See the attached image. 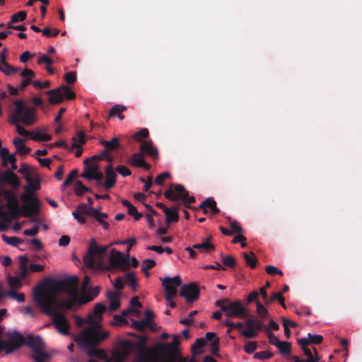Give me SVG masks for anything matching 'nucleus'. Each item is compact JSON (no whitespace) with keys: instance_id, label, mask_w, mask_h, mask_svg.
Returning a JSON list of instances; mask_svg holds the SVG:
<instances>
[{"instance_id":"obj_1","label":"nucleus","mask_w":362,"mask_h":362,"mask_svg":"<svg viewBox=\"0 0 362 362\" xmlns=\"http://www.w3.org/2000/svg\"><path fill=\"white\" fill-rule=\"evenodd\" d=\"M79 280L76 276L54 281L47 279L42 284L36 286L33 291V300L40 310L52 318V322L59 332L64 335L69 334L70 324L61 313L73 307L71 300H62L58 298L60 292H66L72 299L78 297Z\"/></svg>"},{"instance_id":"obj_2","label":"nucleus","mask_w":362,"mask_h":362,"mask_svg":"<svg viewBox=\"0 0 362 362\" xmlns=\"http://www.w3.org/2000/svg\"><path fill=\"white\" fill-rule=\"evenodd\" d=\"M88 322L91 326L83 330L79 335L76 337L74 341L76 342L82 350L86 351L88 356L102 359L105 357L103 350L94 349L93 347L108 337V332H105L102 334L99 332L96 329L99 322L97 320H93L92 315L88 317Z\"/></svg>"},{"instance_id":"obj_3","label":"nucleus","mask_w":362,"mask_h":362,"mask_svg":"<svg viewBox=\"0 0 362 362\" xmlns=\"http://www.w3.org/2000/svg\"><path fill=\"white\" fill-rule=\"evenodd\" d=\"M13 104L15 105V108L9 116L8 122L16 125V132L20 135L30 136L31 133L18 123L21 122L25 126H30L35 124L37 121L35 108L27 106L21 99L14 100Z\"/></svg>"},{"instance_id":"obj_4","label":"nucleus","mask_w":362,"mask_h":362,"mask_svg":"<svg viewBox=\"0 0 362 362\" xmlns=\"http://www.w3.org/2000/svg\"><path fill=\"white\" fill-rule=\"evenodd\" d=\"M164 195L170 201L182 200L187 207L195 202V197H189L185 187L180 184H171L169 189L165 192Z\"/></svg>"},{"instance_id":"obj_5","label":"nucleus","mask_w":362,"mask_h":362,"mask_svg":"<svg viewBox=\"0 0 362 362\" xmlns=\"http://www.w3.org/2000/svg\"><path fill=\"white\" fill-rule=\"evenodd\" d=\"M160 280L162 282V286L165 288V298L166 300L170 303L169 305L172 308H175L176 307V303L173 301V298L177 293V287L180 286L182 284V279L180 276L178 275L173 278L167 276L164 279L160 278Z\"/></svg>"},{"instance_id":"obj_6","label":"nucleus","mask_w":362,"mask_h":362,"mask_svg":"<svg viewBox=\"0 0 362 362\" xmlns=\"http://www.w3.org/2000/svg\"><path fill=\"white\" fill-rule=\"evenodd\" d=\"M108 246H99L94 239H92L89 245L88 252L83 257L84 264L90 268L94 269L95 267V257L101 259L102 256L107 252Z\"/></svg>"},{"instance_id":"obj_7","label":"nucleus","mask_w":362,"mask_h":362,"mask_svg":"<svg viewBox=\"0 0 362 362\" xmlns=\"http://www.w3.org/2000/svg\"><path fill=\"white\" fill-rule=\"evenodd\" d=\"M45 93L50 96L49 103L51 105L59 104L63 102L64 98L73 100L76 98L75 93L66 86H62L59 88L47 90Z\"/></svg>"},{"instance_id":"obj_8","label":"nucleus","mask_w":362,"mask_h":362,"mask_svg":"<svg viewBox=\"0 0 362 362\" xmlns=\"http://www.w3.org/2000/svg\"><path fill=\"white\" fill-rule=\"evenodd\" d=\"M221 311L224 312L229 317L244 319L248 315L247 310L240 300L229 302L227 305H223L221 306Z\"/></svg>"},{"instance_id":"obj_9","label":"nucleus","mask_w":362,"mask_h":362,"mask_svg":"<svg viewBox=\"0 0 362 362\" xmlns=\"http://www.w3.org/2000/svg\"><path fill=\"white\" fill-rule=\"evenodd\" d=\"M21 199L24 203L22 211L23 216L30 217L38 214V201L35 196L23 194L21 196Z\"/></svg>"},{"instance_id":"obj_10","label":"nucleus","mask_w":362,"mask_h":362,"mask_svg":"<svg viewBox=\"0 0 362 362\" xmlns=\"http://www.w3.org/2000/svg\"><path fill=\"white\" fill-rule=\"evenodd\" d=\"M129 255L124 256L121 252L112 249L110 255V265L113 269H125L129 267Z\"/></svg>"},{"instance_id":"obj_11","label":"nucleus","mask_w":362,"mask_h":362,"mask_svg":"<svg viewBox=\"0 0 362 362\" xmlns=\"http://www.w3.org/2000/svg\"><path fill=\"white\" fill-rule=\"evenodd\" d=\"M200 291L194 282L183 284L180 290V295L184 297L187 303H192L199 298Z\"/></svg>"},{"instance_id":"obj_12","label":"nucleus","mask_w":362,"mask_h":362,"mask_svg":"<svg viewBox=\"0 0 362 362\" xmlns=\"http://www.w3.org/2000/svg\"><path fill=\"white\" fill-rule=\"evenodd\" d=\"M168 357L164 362H186V361L180 356L179 353L170 351L168 354ZM139 362H156V358L152 354L147 351L146 354L140 355L138 358Z\"/></svg>"},{"instance_id":"obj_13","label":"nucleus","mask_w":362,"mask_h":362,"mask_svg":"<svg viewBox=\"0 0 362 362\" xmlns=\"http://www.w3.org/2000/svg\"><path fill=\"white\" fill-rule=\"evenodd\" d=\"M139 149L142 154H146L155 160L158 158V149L153 146L152 141L143 142L141 144Z\"/></svg>"},{"instance_id":"obj_14","label":"nucleus","mask_w":362,"mask_h":362,"mask_svg":"<svg viewBox=\"0 0 362 362\" xmlns=\"http://www.w3.org/2000/svg\"><path fill=\"white\" fill-rule=\"evenodd\" d=\"M129 164L136 168H143L145 170H149L151 168L149 164L146 163L141 152L134 153L129 161Z\"/></svg>"},{"instance_id":"obj_15","label":"nucleus","mask_w":362,"mask_h":362,"mask_svg":"<svg viewBox=\"0 0 362 362\" xmlns=\"http://www.w3.org/2000/svg\"><path fill=\"white\" fill-rule=\"evenodd\" d=\"M106 180L104 182V187L106 190L111 189L116 183L117 174L113 170L112 164H109L105 168Z\"/></svg>"},{"instance_id":"obj_16","label":"nucleus","mask_w":362,"mask_h":362,"mask_svg":"<svg viewBox=\"0 0 362 362\" xmlns=\"http://www.w3.org/2000/svg\"><path fill=\"white\" fill-rule=\"evenodd\" d=\"M257 320L253 318H249L246 320L245 325L247 329L243 330L241 334L247 339H255L257 337L258 333L255 329V326L257 322Z\"/></svg>"},{"instance_id":"obj_17","label":"nucleus","mask_w":362,"mask_h":362,"mask_svg":"<svg viewBox=\"0 0 362 362\" xmlns=\"http://www.w3.org/2000/svg\"><path fill=\"white\" fill-rule=\"evenodd\" d=\"M0 180L3 182L9 184L15 189H17L20 185L18 177L11 170H7L0 177Z\"/></svg>"},{"instance_id":"obj_18","label":"nucleus","mask_w":362,"mask_h":362,"mask_svg":"<svg viewBox=\"0 0 362 362\" xmlns=\"http://www.w3.org/2000/svg\"><path fill=\"white\" fill-rule=\"evenodd\" d=\"M204 206L211 209L212 215L218 214L220 212L219 209L216 206V202L213 198L210 197L203 201L199 207L204 208Z\"/></svg>"},{"instance_id":"obj_19","label":"nucleus","mask_w":362,"mask_h":362,"mask_svg":"<svg viewBox=\"0 0 362 362\" xmlns=\"http://www.w3.org/2000/svg\"><path fill=\"white\" fill-rule=\"evenodd\" d=\"M100 144L103 145L105 148V149L107 150L109 152L119 148V139L117 137L112 138L110 141L102 139Z\"/></svg>"},{"instance_id":"obj_20","label":"nucleus","mask_w":362,"mask_h":362,"mask_svg":"<svg viewBox=\"0 0 362 362\" xmlns=\"http://www.w3.org/2000/svg\"><path fill=\"white\" fill-rule=\"evenodd\" d=\"M127 107L122 105H115L110 110L108 117L117 116L120 120L124 119V116L122 115V112L125 111Z\"/></svg>"},{"instance_id":"obj_21","label":"nucleus","mask_w":362,"mask_h":362,"mask_svg":"<svg viewBox=\"0 0 362 362\" xmlns=\"http://www.w3.org/2000/svg\"><path fill=\"white\" fill-rule=\"evenodd\" d=\"M29 262V259L26 256H20L19 257V263H20V269H21V274L20 279H24L28 273V263Z\"/></svg>"},{"instance_id":"obj_22","label":"nucleus","mask_w":362,"mask_h":362,"mask_svg":"<svg viewBox=\"0 0 362 362\" xmlns=\"http://www.w3.org/2000/svg\"><path fill=\"white\" fill-rule=\"evenodd\" d=\"M211 240V237L207 238L203 243L199 244L194 245L193 248L202 250L204 252H209L211 250H214L215 248L214 245L210 243Z\"/></svg>"},{"instance_id":"obj_23","label":"nucleus","mask_w":362,"mask_h":362,"mask_svg":"<svg viewBox=\"0 0 362 362\" xmlns=\"http://www.w3.org/2000/svg\"><path fill=\"white\" fill-rule=\"evenodd\" d=\"M108 298L110 299L109 309L111 311H115L119 307V298L117 294L112 292L108 293Z\"/></svg>"},{"instance_id":"obj_24","label":"nucleus","mask_w":362,"mask_h":362,"mask_svg":"<svg viewBox=\"0 0 362 362\" xmlns=\"http://www.w3.org/2000/svg\"><path fill=\"white\" fill-rule=\"evenodd\" d=\"M177 207L169 209V212L165 213V221L168 224L172 222H177L179 220V215L177 214Z\"/></svg>"},{"instance_id":"obj_25","label":"nucleus","mask_w":362,"mask_h":362,"mask_svg":"<svg viewBox=\"0 0 362 362\" xmlns=\"http://www.w3.org/2000/svg\"><path fill=\"white\" fill-rule=\"evenodd\" d=\"M42 350L43 349H37L33 351L32 358L35 362H45V360L50 358L49 354Z\"/></svg>"},{"instance_id":"obj_26","label":"nucleus","mask_w":362,"mask_h":362,"mask_svg":"<svg viewBox=\"0 0 362 362\" xmlns=\"http://www.w3.org/2000/svg\"><path fill=\"white\" fill-rule=\"evenodd\" d=\"M84 171L83 174L81 175L82 177L85 178L86 175H93V174L96 173L99 171L100 167L97 163H88V164H84Z\"/></svg>"},{"instance_id":"obj_27","label":"nucleus","mask_w":362,"mask_h":362,"mask_svg":"<svg viewBox=\"0 0 362 362\" xmlns=\"http://www.w3.org/2000/svg\"><path fill=\"white\" fill-rule=\"evenodd\" d=\"M243 255L247 266L250 267L252 269L256 267L258 260L252 252H251L250 254L243 252Z\"/></svg>"},{"instance_id":"obj_28","label":"nucleus","mask_w":362,"mask_h":362,"mask_svg":"<svg viewBox=\"0 0 362 362\" xmlns=\"http://www.w3.org/2000/svg\"><path fill=\"white\" fill-rule=\"evenodd\" d=\"M30 138L37 141H48L52 139V136L47 133L41 134L40 132H37L35 134L31 133Z\"/></svg>"},{"instance_id":"obj_29","label":"nucleus","mask_w":362,"mask_h":362,"mask_svg":"<svg viewBox=\"0 0 362 362\" xmlns=\"http://www.w3.org/2000/svg\"><path fill=\"white\" fill-rule=\"evenodd\" d=\"M180 344V337L177 335L173 336V340L170 342V348H169V345L163 347L165 351L168 354L170 351H175L178 353V350L177 349V346Z\"/></svg>"},{"instance_id":"obj_30","label":"nucleus","mask_w":362,"mask_h":362,"mask_svg":"<svg viewBox=\"0 0 362 362\" xmlns=\"http://www.w3.org/2000/svg\"><path fill=\"white\" fill-rule=\"evenodd\" d=\"M124 279L126 284H127L132 289H136L137 287L136 279L134 272H128L125 274Z\"/></svg>"},{"instance_id":"obj_31","label":"nucleus","mask_w":362,"mask_h":362,"mask_svg":"<svg viewBox=\"0 0 362 362\" xmlns=\"http://www.w3.org/2000/svg\"><path fill=\"white\" fill-rule=\"evenodd\" d=\"M206 340L203 338L197 339L195 344L192 346V351L194 354L202 353V348L206 345Z\"/></svg>"},{"instance_id":"obj_32","label":"nucleus","mask_w":362,"mask_h":362,"mask_svg":"<svg viewBox=\"0 0 362 362\" xmlns=\"http://www.w3.org/2000/svg\"><path fill=\"white\" fill-rule=\"evenodd\" d=\"M155 265L156 262L154 260L150 259H144L142 262L141 270L144 273H145L146 276H148L149 273L148 271L154 267Z\"/></svg>"},{"instance_id":"obj_33","label":"nucleus","mask_w":362,"mask_h":362,"mask_svg":"<svg viewBox=\"0 0 362 362\" xmlns=\"http://www.w3.org/2000/svg\"><path fill=\"white\" fill-rule=\"evenodd\" d=\"M106 309L105 305L103 303H97L93 310V315L97 319L100 320L102 318L103 313Z\"/></svg>"},{"instance_id":"obj_34","label":"nucleus","mask_w":362,"mask_h":362,"mask_svg":"<svg viewBox=\"0 0 362 362\" xmlns=\"http://www.w3.org/2000/svg\"><path fill=\"white\" fill-rule=\"evenodd\" d=\"M108 153L109 151H107V150L104 149L100 155H95L84 160L83 163L88 164V163H92L96 160L105 159L106 157H107Z\"/></svg>"},{"instance_id":"obj_35","label":"nucleus","mask_w":362,"mask_h":362,"mask_svg":"<svg viewBox=\"0 0 362 362\" xmlns=\"http://www.w3.org/2000/svg\"><path fill=\"white\" fill-rule=\"evenodd\" d=\"M104 178L103 173L100 172V170L97 172L96 173L93 174V175H86L85 179L88 180H94L96 181L97 186H99L102 184V180Z\"/></svg>"},{"instance_id":"obj_36","label":"nucleus","mask_w":362,"mask_h":362,"mask_svg":"<svg viewBox=\"0 0 362 362\" xmlns=\"http://www.w3.org/2000/svg\"><path fill=\"white\" fill-rule=\"evenodd\" d=\"M2 240L7 244L13 246H16L18 244L22 243L23 241L17 237H8L6 235H2Z\"/></svg>"},{"instance_id":"obj_37","label":"nucleus","mask_w":362,"mask_h":362,"mask_svg":"<svg viewBox=\"0 0 362 362\" xmlns=\"http://www.w3.org/2000/svg\"><path fill=\"white\" fill-rule=\"evenodd\" d=\"M5 198L8 201L7 208L8 209H11L12 206L18 205V202L14 194L11 192H8L5 194Z\"/></svg>"},{"instance_id":"obj_38","label":"nucleus","mask_w":362,"mask_h":362,"mask_svg":"<svg viewBox=\"0 0 362 362\" xmlns=\"http://www.w3.org/2000/svg\"><path fill=\"white\" fill-rule=\"evenodd\" d=\"M276 347L282 354H289L291 351V344L288 341H281Z\"/></svg>"},{"instance_id":"obj_39","label":"nucleus","mask_w":362,"mask_h":362,"mask_svg":"<svg viewBox=\"0 0 362 362\" xmlns=\"http://www.w3.org/2000/svg\"><path fill=\"white\" fill-rule=\"evenodd\" d=\"M27 17V13L25 11H18L11 16V23H18L23 21Z\"/></svg>"},{"instance_id":"obj_40","label":"nucleus","mask_w":362,"mask_h":362,"mask_svg":"<svg viewBox=\"0 0 362 362\" xmlns=\"http://www.w3.org/2000/svg\"><path fill=\"white\" fill-rule=\"evenodd\" d=\"M29 165L26 163H23L21 166L20 169L18 170V173L23 174L25 177V179L26 181L30 184L32 181V178L29 174Z\"/></svg>"},{"instance_id":"obj_41","label":"nucleus","mask_w":362,"mask_h":362,"mask_svg":"<svg viewBox=\"0 0 362 362\" xmlns=\"http://www.w3.org/2000/svg\"><path fill=\"white\" fill-rule=\"evenodd\" d=\"M275 300H278L279 303L281 305V306L283 308L286 307L285 302H284L285 298L281 293H274L272 294V296H271V298L268 300V302H269V303H270Z\"/></svg>"},{"instance_id":"obj_42","label":"nucleus","mask_w":362,"mask_h":362,"mask_svg":"<svg viewBox=\"0 0 362 362\" xmlns=\"http://www.w3.org/2000/svg\"><path fill=\"white\" fill-rule=\"evenodd\" d=\"M221 255H223V254ZM222 257V262L225 266L228 267L230 268H233L235 267L236 262L233 257L230 255Z\"/></svg>"},{"instance_id":"obj_43","label":"nucleus","mask_w":362,"mask_h":362,"mask_svg":"<svg viewBox=\"0 0 362 362\" xmlns=\"http://www.w3.org/2000/svg\"><path fill=\"white\" fill-rule=\"evenodd\" d=\"M204 339L208 341H211L212 346H216L219 344V338L216 337V334L214 332H207L205 335Z\"/></svg>"},{"instance_id":"obj_44","label":"nucleus","mask_w":362,"mask_h":362,"mask_svg":"<svg viewBox=\"0 0 362 362\" xmlns=\"http://www.w3.org/2000/svg\"><path fill=\"white\" fill-rule=\"evenodd\" d=\"M149 135L148 130L146 128L141 129L140 131L136 132L132 137L136 141H141V139L147 138Z\"/></svg>"},{"instance_id":"obj_45","label":"nucleus","mask_w":362,"mask_h":362,"mask_svg":"<svg viewBox=\"0 0 362 362\" xmlns=\"http://www.w3.org/2000/svg\"><path fill=\"white\" fill-rule=\"evenodd\" d=\"M122 205L128 209V214L134 216L138 211L137 209L128 200L123 199L121 201Z\"/></svg>"},{"instance_id":"obj_46","label":"nucleus","mask_w":362,"mask_h":362,"mask_svg":"<svg viewBox=\"0 0 362 362\" xmlns=\"http://www.w3.org/2000/svg\"><path fill=\"white\" fill-rule=\"evenodd\" d=\"M170 177V173L168 172H165L159 174L155 178V184L157 185H162L165 181V180L169 178Z\"/></svg>"},{"instance_id":"obj_47","label":"nucleus","mask_w":362,"mask_h":362,"mask_svg":"<svg viewBox=\"0 0 362 362\" xmlns=\"http://www.w3.org/2000/svg\"><path fill=\"white\" fill-rule=\"evenodd\" d=\"M272 356H273V354L272 352L264 351H259V352L255 353L254 355V358H257V359H259L261 361H264V360L272 358Z\"/></svg>"},{"instance_id":"obj_48","label":"nucleus","mask_w":362,"mask_h":362,"mask_svg":"<svg viewBox=\"0 0 362 362\" xmlns=\"http://www.w3.org/2000/svg\"><path fill=\"white\" fill-rule=\"evenodd\" d=\"M257 349V344L255 341H247L244 346V351L251 354L254 353Z\"/></svg>"},{"instance_id":"obj_49","label":"nucleus","mask_w":362,"mask_h":362,"mask_svg":"<svg viewBox=\"0 0 362 362\" xmlns=\"http://www.w3.org/2000/svg\"><path fill=\"white\" fill-rule=\"evenodd\" d=\"M267 337H269V342L272 345H274L277 346L280 344L281 342L278 337H276L269 329V328H267Z\"/></svg>"},{"instance_id":"obj_50","label":"nucleus","mask_w":362,"mask_h":362,"mask_svg":"<svg viewBox=\"0 0 362 362\" xmlns=\"http://www.w3.org/2000/svg\"><path fill=\"white\" fill-rule=\"evenodd\" d=\"M256 305L258 315L262 317H266L268 314L266 308L259 300H257Z\"/></svg>"},{"instance_id":"obj_51","label":"nucleus","mask_w":362,"mask_h":362,"mask_svg":"<svg viewBox=\"0 0 362 362\" xmlns=\"http://www.w3.org/2000/svg\"><path fill=\"white\" fill-rule=\"evenodd\" d=\"M78 175V170L76 169L72 170L70 173L68 175L66 178L65 179L64 182V186H68L76 178V177Z\"/></svg>"},{"instance_id":"obj_52","label":"nucleus","mask_w":362,"mask_h":362,"mask_svg":"<svg viewBox=\"0 0 362 362\" xmlns=\"http://www.w3.org/2000/svg\"><path fill=\"white\" fill-rule=\"evenodd\" d=\"M308 336L309 337L310 344H320L323 341V337L322 335L311 334L309 333Z\"/></svg>"},{"instance_id":"obj_53","label":"nucleus","mask_w":362,"mask_h":362,"mask_svg":"<svg viewBox=\"0 0 362 362\" xmlns=\"http://www.w3.org/2000/svg\"><path fill=\"white\" fill-rule=\"evenodd\" d=\"M265 270L267 273L269 275H275L279 274L280 276L283 275V272L279 269L276 267L272 265H268L265 267Z\"/></svg>"},{"instance_id":"obj_54","label":"nucleus","mask_w":362,"mask_h":362,"mask_svg":"<svg viewBox=\"0 0 362 362\" xmlns=\"http://www.w3.org/2000/svg\"><path fill=\"white\" fill-rule=\"evenodd\" d=\"M64 79L68 84H73L76 81V73L75 71L67 72L64 75Z\"/></svg>"},{"instance_id":"obj_55","label":"nucleus","mask_w":362,"mask_h":362,"mask_svg":"<svg viewBox=\"0 0 362 362\" xmlns=\"http://www.w3.org/2000/svg\"><path fill=\"white\" fill-rule=\"evenodd\" d=\"M8 295L11 298L16 299L17 301H18L20 303H23L25 300V296L22 293H17L15 291H10L8 293Z\"/></svg>"},{"instance_id":"obj_56","label":"nucleus","mask_w":362,"mask_h":362,"mask_svg":"<svg viewBox=\"0 0 362 362\" xmlns=\"http://www.w3.org/2000/svg\"><path fill=\"white\" fill-rule=\"evenodd\" d=\"M197 313V310H193L189 313L187 318L181 319L180 322L185 325H190L192 322V319L194 316Z\"/></svg>"},{"instance_id":"obj_57","label":"nucleus","mask_w":362,"mask_h":362,"mask_svg":"<svg viewBox=\"0 0 362 362\" xmlns=\"http://www.w3.org/2000/svg\"><path fill=\"white\" fill-rule=\"evenodd\" d=\"M116 170L122 176L127 177L131 175V170L125 165H118Z\"/></svg>"},{"instance_id":"obj_58","label":"nucleus","mask_w":362,"mask_h":362,"mask_svg":"<svg viewBox=\"0 0 362 362\" xmlns=\"http://www.w3.org/2000/svg\"><path fill=\"white\" fill-rule=\"evenodd\" d=\"M8 284L11 288H18L22 286L21 280L18 277H10L8 279Z\"/></svg>"},{"instance_id":"obj_59","label":"nucleus","mask_w":362,"mask_h":362,"mask_svg":"<svg viewBox=\"0 0 362 362\" xmlns=\"http://www.w3.org/2000/svg\"><path fill=\"white\" fill-rule=\"evenodd\" d=\"M132 327L139 331H144L147 325L145 324L143 320H141V321L134 320L132 322Z\"/></svg>"},{"instance_id":"obj_60","label":"nucleus","mask_w":362,"mask_h":362,"mask_svg":"<svg viewBox=\"0 0 362 362\" xmlns=\"http://www.w3.org/2000/svg\"><path fill=\"white\" fill-rule=\"evenodd\" d=\"M11 69H9L8 66L3 67V65L1 64L0 66V71L4 73L6 75H10L11 74H14L18 71V69L15 68L10 65Z\"/></svg>"},{"instance_id":"obj_61","label":"nucleus","mask_w":362,"mask_h":362,"mask_svg":"<svg viewBox=\"0 0 362 362\" xmlns=\"http://www.w3.org/2000/svg\"><path fill=\"white\" fill-rule=\"evenodd\" d=\"M9 210V215L13 219H16L21 213V209L18 205L12 206Z\"/></svg>"},{"instance_id":"obj_62","label":"nucleus","mask_w":362,"mask_h":362,"mask_svg":"<svg viewBox=\"0 0 362 362\" xmlns=\"http://www.w3.org/2000/svg\"><path fill=\"white\" fill-rule=\"evenodd\" d=\"M155 317L154 313L151 310H147L145 312V317L142 319L145 324L148 326L151 323V318Z\"/></svg>"},{"instance_id":"obj_63","label":"nucleus","mask_w":362,"mask_h":362,"mask_svg":"<svg viewBox=\"0 0 362 362\" xmlns=\"http://www.w3.org/2000/svg\"><path fill=\"white\" fill-rule=\"evenodd\" d=\"M6 53H7V49L4 48L0 53V60H1L0 64L1 65H3L4 66H8L9 69H11L10 64L6 60Z\"/></svg>"},{"instance_id":"obj_64","label":"nucleus","mask_w":362,"mask_h":362,"mask_svg":"<svg viewBox=\"0 0 362 362\" xmlns=\"http://www.w3.org/2000/svg\"><path fill=\"white\" fill-rule=\"evenodd\" d=\"M33 86L35 88L42 89V88H45L49 87L50 86V82L49 81H46L44 83H42L40 81H34L33 82Z\"/></svg>"}]
</instances>
